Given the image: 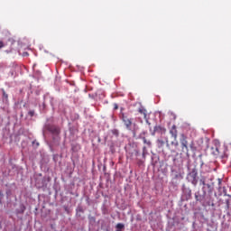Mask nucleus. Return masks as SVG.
I'll return each instance as SVG.
<instances>
[{
  "label": "nucleus",
  "mask_w": 231,
  "mask_h": 231,
  "mask_svg": "<svg viewBox=\"0 0 231 231\" xmlns=\"http://www.w3.org/2000/svg\"><path fill=\"white\" fill-rule=\"evenodd\" d=\"M21 208H22V213L24 212V210H26V208L23 205H22Z\"/></svg>",
  "instance_id": "16"
},
{
  "label": "nucleus",
  "mask_w": 231,
  "mask_h": 231,
  "mask_svg": "<svg viewBox=\"0 0 231 231\" xmlns=\"http://www.w3.org/2000/svg\"><path fill=\"white\" fill-rule=\"evenodd\" d=\"M139 113H141V115H144V116H145V110L140 108Z\"/></svg>",
  "instance_id": "12"
},
{
  "label": "nucleus",
  "mask_w": 231,
  "mask_h": 231,
  "mask_svg": "<svg viewBox=\"0 0 231 231\" xmlns=\"http://www.w3.org/2000/svg\"><path fill=\"white\" fill-rule=\"evenodd\" d=\"M162 129H163L162 126H155L154 127L155 132L162 131Z\"/></svg>",
  "instance_id": "11"
},
{
  "label": "nucleus",
  "mask_w": 231,
  "mask_h": 231,
  "mask_svg": "<svg viewBox=\"0 0 231 231\" xmlns=\"http://www.w3.org/2000/svg\"><path fill=\"white\" fill-rule=\"evenodd\" d=\"M143 151H145V147H143Z\"/></svg>",
  "instance_id": "22"
},
{
  "label": "nucleus",
  "mask_w": 231,
  "mask_h": 231,
  "mask_svg": "<svg viewBox=\"0 0 231 231\" xmlns=\"http://www.w3.org/2000/svg\"><path fill=\"white\" fill-rule=\"evenodd\" d=\"M29 115L30 116H33V115H35V111L33 110L29 111Z\"/></svg>",
  "instance_id": "14"
},
{
  "label": "nucleus",
  "mask_w": 231,
  "mask_h": 231,
  "mask_svg": "<svg viewBox=\"0 0 231 231\" xmlns=\"http://www.w3.org/2000/svg\"><path fill=\"white\" fill-rule=\"evenodd\" d=\"M192 194V191L190 189H188V195L190 196Z\"/></svg>",
  "instance_id": "18"
},
{
  "label": "nucleus",
  "mask_w": 231,
  "mask_h": 231,
  "mask_svg": "<svg viewBox=\"0 0 231 231\" xmlns=\"http://www.w3.org/2000/svg\"><path fill=\"white\" fill-rule=\"evenodd\" d=\"M170 134L174 140L173 142H171V145H174V147H178L180 143H178V129L176 127V125H173L170 129Z\"/></svg>",
  "instance_id": "3"
},
{
  "label": "nucleus",
  "mask_w": 231,
  "mask_h": 231,
  "mask_svg": "<svg viewBox=\"0 0 231 231\" xmlns=\"http://www.w3.org/2000/svg\"><path fill=\"white\" fill-rule=\"evenodd\" d=\"M116 228H117V230H122L123 228H125V226H124V224H122V223H118V224L116 226Z\"/></svg>",
  "instance_id": "8"
},
{
  "label": "nucleus",
  "mask_w": 231,
  "mask_h": 231,
  "mask_svg": "<svg viewBox=\"0 0 231 231\" xmlns=\"http://www.w3.org/2000/svg\"><path fill=\"white\" fill-rule=\"evenodd\" d=\"M190 147H191V151H194V147L192 146V144H190Z\"/></svg>",
  "instance_id": "20"
},
{
  "label": "nucleus",
  "mask_w": 231,
  "mask_h": 231,
  "mask_svg": "<svg viewBox=\"0 0 231 231\" xmlns=\"http://www.w3.org/2000/svg\"><path fill=\"white\" fill-rule=\"evenodd\" d=\"M1 48H5V42L3 41H0V50Z\"/></svg>",
  "instance_id": "13"
},
{
  "label": "nucleus",
  "mask_w": 231,
  "mask_h": 231,
  "mask_svg": "<svg viewBox=\"0 0 231 231\" xmlns=\"http://www.w3.org/2000/svg\"><path fill=\"white\" fill-rule=\"evenodd\" d=\"M157 143H159V145L162 147V146H163V145H165V142L163 141V140H158L157 141Z\"/></svg>",
  "instance_id": "10"
},
{
  "label": "nucleus",
  "mask_w": 231,
  "mask_h": 231,
  "mask_svg": "<svg viewBox=\"0 0 231 231\" xmlns=\"http://www.w3.org/2000/svg\"><path fill=\"white\" fill-rule=\"evenodd\" d=\"M226 208L227 210H230V199H226Z\"/></svg>",
  "instance_id": "9"
},
{
  "label": "nucleus",
  "mask_w": 231,
  "mask_h": 231,
  "mask_svg": "<svg viewBox=\"0 0 231 231\" xmlns=\"http://www.w3.org/2000/svg\"><path fill=\"white\" fill-rule=\"evenodd\" d=\"M3 93V100H5V102H8V95L6 94V91H5V88H2Z\"/></svg>",
  "instance_id": "6"
},
{
  "label": "nucleus",
  "mask_w": 231,
  "mask_h": 231,
  "mask_svg": "<svg viewBox=\"0 0 231 231\" xmlns=\"http://www.w3.org/2000/svg\"><path fill=\"white\" fill-rule=\"evenodd\" d=\"M122 121L124 123L125 127L128 131H136L138 127L136 126V123L134 122V119L129 116V114H122Z\"/></svg>",
  "instance_id": "1"
},
{
  "label": "nucleus",
  "mask_w": 231,
  "mask_h": 231,
  "mask_svg": "<svg viewBox=\"0 0 231 231\" xmlns=\"http://www.w3.org/2000/svg\"><path fill=\"white\" fill-rule=\"evenodd\" d=\"M114 109L115 110L118 109V104H114Z\"/></svg>",
  "instance_id": "17"
},
{
  "label": "nucleus",
  "mask_w": 231,
  "mask_h": 231,
  "mask_svg": "<svg viewBox=\"0 0 231 231\" xmlns=\"http://www.w3.org/2000/svg\"><path fill=\"white\" fill-rule=\"evenodd\" d=\"M180 147L182 151H186V152H189V142L187 141V136H185V134H181Z\"/></svg>",
  "instance_id": "4"
},
{
  "label": "nucleus",
  "mask_w": 231,
  "mask_h": 231,
  "mask_svg": "<svg viewBox=\"0 0 231 231\" xmlns=\"http://www.w3.org/2000/svg\"><path fill=\"white\" fill-rule=\"evenodd\" d=\"M186 180L192 184L194 187L198 185V170L196 168L192 169L187 175Z\"/></svg>",
  "instance_id": "2"
},
{
  "label": "nucleus",
  "mask_w": 231,
  "mask_h": 231,
  "mask_svg": "<svg viewBox=\"0 0 231 231\" xmlns=\"http://www.w3.org/2000/svg\"><path fill=\"white\" fill-rule=\"evenodd\" d=\"M135 156H138V151H135Z\"/></svg>",
  "instance_id": "21"
},
{
  "label": "nucleus",
  "mask_w": 231,
  "mask_h": 231,
  "mask_svg": "<svg viewBox=\"0 0 231 231\" xmlns=\"http://www.w3.org/2000/svg\"><path fill=\"white\" fill-rule=\"evenodd\" d=\"M200 185H206V183H205V179H200Z\"/></svg>",
  "instance_id": "15"
},
{
  "label": "nucleus",
  "mask_w": 231,
  "mask_h": 231,
  "mask_svg": "<svg viewBox=\"0 0 231 231\" xmlns=\"http://www.w3.org/2000/svg\"><path fill=\"white\" fill-rule=\"evenodd\" d=\"M143 143L148 145V147H151V141L150 140H147L145 137H143Z\"/></svg>",
  "instance_id": "7"
},
{
  "label": "nucleus",
  "mask_w": 231,
  "mask_h": 231,
  "mask_svg": "<svg viewBox=\"0 0 231 231\" xmlns=\"http://www.w3.org/2000/svg\"><path fill=\"white\" fill-rule=\"evenodd\" d=\"M0 198H3V191H0Z\"/></svg>",
  "instance_id": "19"
},
{
  "label": "nucleus",
  "mask_w": 231,
  "mask_h": 231,
  "mask_svg": "<svg viewBox=\"0 0 231 231\" xmlns=\"http://www.w3.org/2000/svg\"><path fill=\"white\" fill-rule=\"evenodd\" d=\"M47 129L52 134H56V135L60 134V128H59L58 126L49 125V126H47Z\"/></svg>",
  "instance_id": "5"
}]
</instances>
